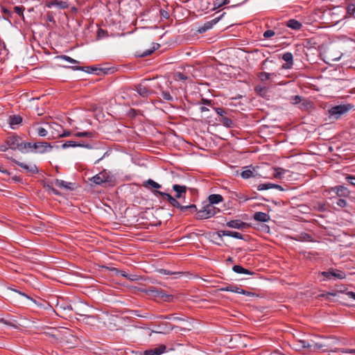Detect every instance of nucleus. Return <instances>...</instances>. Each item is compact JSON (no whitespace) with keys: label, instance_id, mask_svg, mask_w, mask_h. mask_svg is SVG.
<instances>
[{"label":"nucleus","instance_id":"62","mask_svg":"<svg viewBox=\"0 0 355 355\" xmlns=\"http://www.w3.org/2000/svg\"><path fill=\"white\" fill-rule=\"evenodd\" d=\"M137 277V275H128L127 279H130L131 281H135V280L138 279V278Z\"/></svg>","mask_w":355,"mask_h":355},{"label":"nucleus","instance_id":"55","mask_svg":"<svg viewBox=\"0 0 355 355\" xmlns=\"http://www.w3.org/2000/svg\"><path fill=\"white\" fill-rule=\"evenodd\" d=\"M270 185H271L270 189H277L279 191L285 190L281 185L273 184V183H270Z\"/></svg>","mask_w":355,"mask_h":355},{"label":"nucleus","instance_id":"26","mask_svg":"<svg viewBox=\"0 0 355 355\" xmlns=\"http://www.w3.org/2000/svg\"><path fill=\"white\" fill-rule=\"evenodd\" d=\"M232 270L240 274H246V275H252L254 274L253 272H251L250 270L244 268L241 266L235 265L233 266Z\"/></svg>","mask_w":355,"mask_h":355},{"label":"nucleus","instance_id":"24","mask_svg":"<svg viewBox=\"0 0 355 355\" xmlns=\"http://www.w3.org/2000/svg\"><path fill=\"white\" fill-rule=\"evenodd\" d=\"M209 204L208 205H215L218 204L223 200V198L220 194H211L208 197Z\"/></svg>","mask_w":355,"mask_h":355},{"label":"nucleus","instance_id":"56","mask_svg":"<svg viewBox=\"0 0 355 355\" xmlns=\"http://www.w3.org/2000/svg\"><path fill=\"white\" fill-rule=\"evenodd\" d=\"M46 19L49 21H54V17L51 12H48L46 14Z\"/></svg>","mask_w":355,"mask_h":355},{"label":"nucleus","instance_id":"53","mask_svg":"<svg viewBox=\"0 0 355 355\" xmlns=\"http://www.w3.org/2000/svg\"><path fill=\"white\" fill-rule=\"evenodd\" d=\"M57 4H58V0H53V1L46 2L45 6H46V7L51 8L53 6L57 7Z\"/></svg>","mask_w":355,"mask_h":355},{"label":"nucleus","instance_id":"51","mask_svg":"<svg viewBox=\"0 0 355 355\" xmlns=\"http://www.w3.org/2000/svg\"><path fill=\"white\" fill-rule=\"evenodd\" d=\"M1 10L3 13L5 15L3 17L4 19H8L10 17H11V12L6 8L3 7L1 8Z\"/></svg>","mask_w":355,"mask_h":355},{"label":"nucleus","instance_id":"36","mask_svg":"<svg viewBox=\"0 0 355 355\" xmlns=\"http://www.w3.org/2000/svg\"><path fill=\"white\" fill-rule=\"evenodd\" d=\"M272 75V74L270 73L263 71L259 73L258 77L261 81L263 82L269 80Z\"/></svg>","mask_w":355,"mask_h":355},{"label":"nucleus","instance_id":"7","mask_svg":"<svg viewBox=\"0 0 355 355\" xmlns=\"http://www.w3.org/2000/svg\"><path fill=\"white\" fill-rule=\"evenodd\" d=\"M321 275L327 279H343L346 277L345 272L337 269L331 268L327 271L321 272Z\"/></svg>","mask_w":355,"mask_h":355},{"label":"nucleus","instance_id":"44","mask_svg":"<svg viewBox=\"0 0 355 355\" xmlns=\"http://www.w3.org/2000/svg\"><path fill=\"white\" fill-rule=\"evenodd\" d=\"M57 7L60 9H66L69 8V4L67 1H58Z\"/></svg>","mask_w":355,"mask_h":355},{"label":"nucleus","instance_id":"13","mask_svg":"<svg viewBox=\"0 0 355 355\" xmlns=\"http://www.w3.org/2000/svg\"><path fill=\"white\" fill-rule=\"evenodd\" d=\"M221 17H216L211 21H206L202 26L198 28V31L200 33H205L207 31L211 29L214 24H216L220 19Z\"/></svg>","mask_w":355,"mask_h":355},{"label":"nucleus","instance_id":"22","mask_svg":"<svg viewBox=\"0 0 355 355\" xmlns=\"http://www.w3.org/2000/svg\"><path fill=\"white\" fill-rule=\"evenodd\" d=\"M153 47L150 49H147L142 52L137 51L136 55L140 58H144L151 55L156 49L159 47V44L157 43H153Z\"/></svg>","mask_w":355,"mask_h":355},{"label":"nucleus","instance_id":"33","mask_svg":"<svg viewBox=\"0 0 355 355\" xmlns=\"http://www.w3.org/2000/svg\"><path fill=\"white\" fill-rule=\"evenodd\" d=\"M70 68H71L73 70L84 71L89 72V73L94 72L96 70V68H94L92 67H84L72 66V67H70Z\"/></svg>","mask_w":355,"mask_h":355},{"label":"nucleus","instance_id":"5","mask_svg":"<svg viewBox=\"0 0 355 355\" xmlns=\"http://www.w3.org/2000/svg\"><path fill=\"white\" fill-rule=\"evenodd\" d=\"M28 143L30 144V146H27V150H28V152L44 153L51 151L53 148V146L51 145V144L46 141Z\"/></svg>","mask_w":355,"mask_h":355},{"label":"nucleus","instance_id":"46","mask_svg":"<svg viewBox=\"0 0 355 355\" xmlns=\"http://www.w3.org/2000/svg\"><path fill=\"white\" fill-rule=\"evenodd\" d=\"M37 132L38 135L40 137H45L47 135V130L42 127L38 128L37 129Z\"/></svg>","mask_w":355,"mask_h":355},{"label":"nucleus","instance_id":"42","mask_svg":"<svg viewBox=\"0 0 355 355\" xmlns=\"http://www.w3.org/2000/svg\"><path fill=\"white\" fill-rule=\"evenodd\" d=\"M336 204L340 207H345L347 205V201L342 198H336Z\"/></svg>","mask_w":355,"mask_h":355},{"label":"nucleus","instance_id":"18","mask_svg":"<svg viewBox=\"0 0 355 355\" xmlns=\"http://www.w3.org/2000/svg\"><path fill=\"white\" fill-rule=\"evenodd\" d=\"M285 25L288 28H289L292 30H294V31H299L302 27V24L300 21H298L295 19H288V21H286L285 22Z\"/></svg>","mask_w":355,"mask_h":355},{"label":"nucleus","instance_id":"10","mask_svg":"<svg viewBox=\"0 0 355 355\" xmlns=\"http://www.w3.org/2000/svg\"><path fill=\"white\" fill-rule=\"evenodd\" d=\"M226 225L230 228L238 230H244L248 228L250 225L240 220H232L226 223Z\"/></svg>","mask_w":355,"mask_h":355},{"label":"nucleus","instance_id":"64","mask_svg":"<svg viewBox=\"0 0 355 355\" xmlns=\"http://www.w3.org/2000/svg\"><path fill=\"white\" fill-rule=\"evenodd\" d=\"M347 295H348L349 297L352 298L353 300H355V293L352 292V291H349L347 292Z\"/></svg>","mask_w":355,"mask_h":355},{"label":"nucleus","instance_id":"58","mask_svg":"<svg viewBox=\"0 0 355 355\" xmlns=\"http://www.w3.org/2000/svg\"><path fill=\"white\" fill-rule=\"evenodd\" d=\"M71 135V132L69 130H64L62 135H60V137H67Z\"/></svg>","mask_w":355,"mask_h":355},{"label":"nucleus","instance_id":"63","mask_svg":"<svg viewBox=\"0 0 355 355\" xmlns=\"http://www.w3.org/2000/svg\"><path fill=\"white\" fill-rule=\"evenodd\" d=\"M8 148H9L7 146V144H6V145H0V150L2 151V152L6 151Z\"/></svg>","mask_w":355,"mask_h":355},{"label":"nucleus","instance_id":"39","mask_svg":"<svg viewBox=\"0 0 355 355\" xmlns=\"http://www.w3.org/2000/svg\"><path fill=\"white\" fill-rule=\"evenodd\" d=\"M60 58L64 60H66V61L71 63V64H79L80 63L79 61L74 60V59L71 58V57L66 55H62Z\"/></svg>","mask_w":355,"mask_h":355},{"label":"nucleus","instance_id":"30","mask_svg":"<svg viewBox=\"0 0 355 355\" xmlns=\"http://www.w3.org/2000/svg\"><path fill=\"white\" fill-rule=\"evenodd\" d=\"M220 291H229V292H233V293H238L239 292V287L236 285L233 284H229L225 287H222L220 288Z\"/></svg>","mask_w":355,"mask_h":355},{"label":"nucleus","instance_id":"11","mask_svg":"<svg viewBox=\"0 0 355 355\" xmlns=\"http://www.w3.org/2000/svg\"><path fill=\"white\" fill-rule=\"evenodd\" d=\"M282 59L286 62L282 66L284 69H290L293 65V55L291 52H286L282 55Z\"/></svg>","mask_w":355,"mask_h":355},{"label":"nucleus","instance_id":"48","mask_svg":"<svg viewBox=\"0 0 355 355\" xmlns=\"http://www.w3.org/2000/svg\"><path fill=\"white\" fill-rule=\"evenodd\" d=\"M159 14H160L161 18H164V19H168L170 17L169 12L167 10H166L160 9Z\"/></svg>","mask_w":355,"mask_h":355},{"label":"nucleus","instance_id":"12","mask_svg":"<svg viewBox=\"0 0 355 355\" xmlns=\"http://www.w3.org/2000/svg\"><path fill=\"white\" fill-rule=\"evenodd\" d=\"M166 347L164 345L146 349L144 352V355H160L165 352Z\"/></svg>","mask_w":355,"mask_h":355},{"label":"nucleus","instance_id":"9","mask_svg":"<svg viewBox=\"0 0 355 355\" xmlns=\"http://www.w3.org/2000/svg\"><path fill=\"white\" fill-rule=\"evenodd\" d=\"M147 293L149 295H153L154 297H159L162 299L166 298V300L168 301H169L170 299L172 297L171 295H166L163 290L158 289L155 287L149 288V289L147 291Z\"/></svg>","mask_w":355,"mask_h":355},{"label":"nucleus","instance_id":"57","mask_svg":"<svg viewBox=\"0 0 355 355\" xmlns=\"http://www.w3.org/2000/svg\"><path fill=\"white\" fill-rule=\"evenodd\" d=\"M158 318L160 319H166V320L173 319V315L169 314V315H160Z\"/></svg>","mask_w":355,"mask_h":355},{"label":"nucleus","instance_id":"29","mask_svg":"<svg viewBox=\"0 0 355 355\" xmlns=\"http://www.w3.org/2000/svg\"><path fill=\"white\" fill-rule=\"evenodd\" d=\"M73 136L76 137H87L92 138L94 137V134L92 132L85 131V132H78L73 134Z\"/></svg>","mask_w":355,"mask_h":355},{"label":"nucleus","instance_id":"15","mask_svg":"<svg viewBox=\"0 0 355 355\" xmlns=\"http://www.w3.org/2000/svg\"><path fill=\"white\" fill-rule=\"evenodd\" d=\"M54 185L58 188L64 189L66 190L72 191L74 189L73 185L74 184L71 182H67L62 180H55L54 182Z\"/></svg>","mask_w":355,"mask_h":355},{"label":"nucleus","instance_id":"1","mask_svg":"<svg viewBox=\"0 0 355 355\" xmlns=\"http://www.w3.org/2000/svg\"><path fill=\"white\" fill-rule=\"evenodd\" d=\"M154 194L159 197L162 200L167 201L172 207L179 210L181 214H187L188 213H193L197 211V207L196 205H182L180 201H176L175 198L167 193L155 190L153 191Z\"/></svg>","mask_w":355,"mask_h":355},{"label":"nucleus","instance_id":"43","mask_svg":"<svg viewBox=\"0 0 355 355\" xmlns=\"http://www.w3.org/2000/svg\"><path fill=\"white\" fill-rule=\"evenodd\" d=\"M332 351L334 352L355 354V349H336L332 350Z\"/></svg>","mask_w":355,"mask_h":355},{"label":"nucleus","instance_id":"41","mask_svg":"<svg viewBox=\"0 0 355 355\" xmlns=\"http://www.w3.org/2000/svg\"><path fill=\"white\" fill-rule=\"evenodd\" d=\"M270 183L260 184L257 186V190L262 191L270 189Z\"/></svg>","mask_w":355,"mask_h":355},{"label":"nucleus","instance_id":"20","mask_svg":"<svg viewBox=\"0 0 355 355\" xmlns=\"http://www.w3.org/2000/svg\"><path fill=\"white\" fill-rule=\"evenodd\" d=\"M332 190L335 191L336 195L339 197H347L349 195V189L344 186H337L332 188Z\"/></svg>","mask_w":355,"mask_h":355},{"label":"nucleus","instance_id":"6","mask_svg":"<svg viewBox=\"0 0 355 355\" xmlns=\"http://www.w3.org/2000/svg\"><path fill=\"white\" fill-rule=\"evenodd\" d=\"M219 211L220 209L214 205L207 204L197 211L196 218L199 220L209 218L215 216Z\"/></svg>","mask_w":355,"mask_h":355},{"label":"nucleus","instance_id":"23","mask_svg":"<svg viewBox=\"0 0 355 355\" xmlns=\"http://www.w3.org/2000/svg\"><path fill=\"white\" fill-rule=\"evenodd\" d=\"M17 164L21 168L31 173H37V168L35 165H28L23 162H17Z\"/></svg>","mask_w":355,"mask_h":355},{"label":"nucleus","instance_id":"27","mask_svg":"<svg viewBox=\"0 0 355 355\" xmlns=\"http://www.w3.org/2000/svg\"><path fill=\"white\" fill-rule=\"evenodd\" d=\"M219 121L227 128H232L234 125L233 121L225 116L220 117Z\"/></svg>","mask_w":355,"mask_h":355},{"label":"nucleus","instance_id":"31","mask_svg":"<svg viewBox=\"0 0 355 355\" xmlns=\"http://www.w3.org/2000/svg\"><path fill=\"white\" fill-rule=\"evenodd\" d=\"M161 96L164 100L168 101H173L174 98L171 93L167 90H164L162 89H160Z\"/></svg>","mask_w":355,"mask_h":355},{"label":"nucleus","instance_id":"54","mask_svg":"<svg viewBox=\"0 0 355 355\" xmlns=\"http://www.w3.org/2000/svg\"><path fill=\"white\" fill-rule=\"evenodd\" d=\"M347 182L351 184L352 185L355 186V177L353 175H348L346 178Z\"/></svg>","mask_w":355,"mask_h":355},{"label":"nucleus","instance_id":"3","mask_svg":"<svg viewBox=\"0 0 355 355\" xmlns=\"http://www.w3.org/2000/svg\"><path fill=\"white\" fill-rule=\"evenodd\" d=\"M6 144L8 148L12 150L17 149L23 153H28L27 146H30V144L23 141L21 138L16 135L7 137L6 139Z\"/></svg>","mask_w":355,"mask_h":355},{"label":"nucleus","instance_id":"60","mask_svg":"<svg viewBox=\"0 0 355 355\" xmlns=\"http://www.w3.org/2000/svg\"><path fill=\"white\" fill-rule=\"evenodd\" d=\"M201 103L202 104H204V105H211V101L210 100H208V99H205V98H202L201 100Z\"/></svg>","mask_w":355,"mask_h":355},{"label":"nucleus","instance_id":"19","mask_svg":"<svg viewBox=\"0 0 355 355\" xmlns=\"http://www.w3.org/2000/svg\"><path fill=\"white\" fill-rule=\"evenodd\" d=\"M77 146L83 147V148H92L89 144H85V143H78V142H76L74 141H68L62 145V148L64 149L69 148V147H77Z\"/></svg>","mask_w":355,"mask_h":355},{"label":"nucleus","instance_id":"38","mask_svg":"<svg viewBox=\"0 0 355 355\" xmlns=\"http://www.w3.org/2000/svg\"><path fill=\"white\" fill-rule=\"evenodd\" d=\"M174 78L176 80H186L188 79V76L182 72H176Z\"/></svg>","mask_w":355,"mask_h":355},{"label":"nucleus","instance_id":"4","mask_svg":"<svg viewBox=\"0 0 355 355\" xmlns=\"http://www.w3.org/2000/svg\"><path fill=\"white\" fill-rule=\"evenodd\" d=\"M352 108L353 105L349 103L333 106L328 111L329 117L335 120H338L340 119L342 116L347 114Z\"/></svg>","mask_w":355,"mask_h":355},{"label":"nucleus","instance_id":"47","mask_svg":"<svg viewBox=\"0 0 355 355\" xmlns=\"http://www.w3.org/2000/svg\"><path fill=\"white\" fill-rule=\"evenodd\" d=\"M14 10L19 16L24 15V8L23 6H15Z\"/></svg>","mask_w":355,"mask_h":355},{"label":"nucleus","instance_id":"25","mask_svg":"<svg viewBox=\"0 0 355 355\" xmlns=\"http://www.w3.org/2000/svg\"><path fill=\"white\" fill-rule=\"evenodd\" d=\"M143 186L146 189H150V187L158 189L162 187V185L155 182L152 179H148V180L144 182Z\"/></svg>","mask_w":355,"mask_h":355},{"label":"nucleus","instance_id":"49","mask_svg":"<svg viewBox=\"0 0 355 355\" xmlns=\"http://www.w3.org/2000/svg\"><path fill=\"white\" fill-rule=\"evenodd\" d=\"M216 113L220 116V117L225 116L226 114V111L222 107H214Z\"/></svg>","mask_w":355,"mask_h":355},{"label":"nucleus","instance_id":"52","mask_svg":"<svg viewBox=\"0 0 355 355\" xmlns=\"http://www.w3.org/2000/svg\"><path fill=\"white\" fill-rule=\"evenodd\" d=\"M230 3V0H222L219 2V0L217 1V2L215 3V5L217 6L218 8H220L223 6H225Z\"/></svg>","mask_w":355,"mask_h":355},{"label":"nucleus","instance_id":"21","mask_svg":"<svg viewBox=\"0 0 355 355\" xmlns=\"http://www.w3.org/2000/svg\"><path fill=\"white\" fill-rule=\"evenodd\" d=\"M253 219L259 222H268L270 220V216L264 212L257 211L254 214Z\"/></svg>","mask_w":355,"mask_h":355},{"label":"nucleus","instance_id":"8","mask_svg":"<svg viewBox=\"0 0 355 355\" xmlns=\"http://www.w3.org/2000/svg\"><path fill=\"white\" fill-rule=\"evenodd\" d=\"M187 189L188 188L184 185L173 184V190L175 192V196H173V198H175L176 201L182 200V202H184Z\"/></svg>","mask_w":355,"mask_h":355},{"label":"nucleus","instance_id":"35","mask_svg":"<svg viewBox=\"0 0 355 355\" xmlns=\"http://www.w3.org/2000/svg\"><path fill=\"white\" fill-rule=\"evenodd\" d=\"M347 14L355 18V3H349L347 6Z\"/></svg>","mask_w":355,"mask_h":355},{"label":"nucleus","instance_id":"45","mask_svg":"<svg viewBox=\"0 0 355 355\" xmlns=\"http://www.w3.org/2000/svg\"><path fill=\"white\" fill-rule=\"evenodd\" d=\"M302 100V96L296 95L291 97V103L294 105L300 103Z\"/></svg>","mask_w":355,"mask_h":355},{"label":"nucleus","instance_id":"2","mask_svg":"<svg viewBox=\"0 0 355 355\" xmlns=\"http://www.w3.org/2000/svg\"><path fill=\"white\" fill-rule=\"evenodd\" d=\"M90 185L113 187L115 185L116 179L110 171L103 169L102 171L89 178Z\"/></svg>","mask_w":355,"mask_h":355},{"label":"nucleus","instance_id":"59","mask_svg":"<svg viewBox=\"0 0 355 355\" xmlns=\"http://www.w3.org/2000/svg\"><path fill=\"white\" fill-rule=\"evenodd\" d=\"M237 293H241V294H243V295H251V293L250 292H248V291H246L245 290H243L242 288H239V292Z\"/></svg>","mask_w":355,"mask_h":355},{"label":"nucleus","instance_id":"40","mask_svg":"<svg viewBox=\"0 0 355 355\" xmlns=\"http://www.w3.org/2000/svg\"><path fill=\"white\" fill-rule=\"evenodd\" d=\"M108 35L107 31L105 30H103L102 28H99L97 31V37L98 38H103L105 37Z\"/></svg>","mask_w":355,"mask_h":355},{"label":"nucleus","instance_id":"14","mask_svg":"<svg viewBox=\"0 0 355 355\" xmlns=\"http://www.w3.org/2000/svg\"><path fill=\"white\" fill-rule=\"evenodd\" d=\"M23 121L20 115H10L8 119V123L12 129H16L18 125L21 124Z\"/></svg>","mask_w":355,"mask_h":355},{"label":"nucleus","instance_id":"50","mask_svg":"<svg viewBox=\"0 0 355 355\" xmlns=\"http://www.w3.org/2000/svg\"><path fill=\"white\" fill-rule=\"evenodd\" d=\"M275 35V33L272 30H267L263 33V37L265 38H270Z\"/></svg>","mask_w":355,"mask_h":355},{"label":"nucleus","instance_id":"17","mask_svg":"<svg viewBox=\"0 0 355 355\" xmlns=\"http://www.w3.org/2000/svg\"><path fill=\"white\" fill-rule=\"evenodd\" d=\"M135 90L142 97H148L151 93V90L142 83L136 85Z\"/></svg>","mask_w":355,"mask_h":355},{"label":"nucleus","instance_id":"37","mask_svg":"<svg viewBox=\"0 0 355 355\" xmlns=\"http://www.w3.org/2000/svg\"><path fill=\"white\" fill-rule=\"evenodd\" d=\"M241 175L244 179H248V178H250L254 176L253 171L250 169H246V170L242 171L241 173Z\"/></svg>","mask_w":355,"mask_h":355},{"label":"nucleus","instance_id":"32","mask_svg":"<svg viewBox=\"0 0 355 355\" xmlns=\"http://www.w3.org/2000/svg\"><path fill=\"white\" fill-rule=\"evenodd\" d=\"M312 348H313L314 350L321 349H323L324 351H327L329 349V345L327 344H322L319 343H311Z\"/></svg>","mask_w":355,"mask_h":355},{"label":"nucleus","instance_id":"28","mask_svg":"<svg viewBox=\"0 0 355 355\" xmlns=\"http://www.w3.org/2000/svg\"><path fill=\"white\" fill-rule=\"evenodd\" d=\"M286 172V170L282 168H274L273 177L276 179H281Z\"/></svg>","mask_w":355,"mask_h":355},{"label":"nucleus","instance_id":"34","mask_svg":"<svg viewBox=\"0 0 355 355\" xmlns=\"http://www.w3.org/2000/svg\"><path fill=\"white\" fill-rule=\"evenodd\" d=\"M297 346L299 349L301 348H312V345L309 342L304 340H300L297 341Z\"/></svg>","mask_w":355,"mask_h":355},{"label":"nucleus","instance_id":"61","mask_svg":"<svg viewBox=\"0 0 355 355\" xmlns=\"http://www.w3.org/2000/svg\"><path fill=\"white\" fill-rule=\"evenodd\" d=\"M48 187H49V190H51L54 194L60 195V192L58 190H56L55 189H54L53 187H50L49 185H48Z\"/></svg>","mask_w":355,"mask_h":355},{"label":"nucleus","instance_id":"16","mask_svg":"<svg viewBox=\"0 0 355 355\" xmlns=\"http://www.w3.org/2000/svg\"><path fill=\"white\" fill-rule=\"evenodd\" d=\"M218 235L221 237L223 236H231L238 239H244L243 236L238 232H232L229 230H220L218 232Z\"/></svg>","mask_w":355,"mask_h":355}]
</instances>
